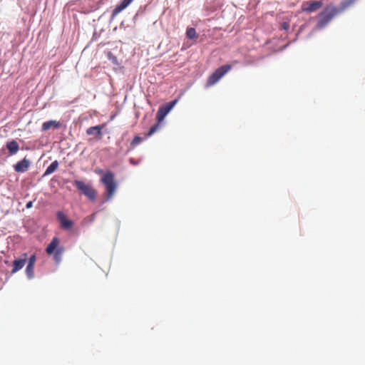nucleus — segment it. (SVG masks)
Instances as JSON below:
<instances>
[{
	"label": "nucleus",
	"instance_id": "1",
	"mask_svg": "<svg viewBox=\"0 0 365 365\" xmlns=\"http://www.w3.org/2000/svg\"><path fill=\"white\" fill-rule=\"evenodd\" d=\"M356 0H344L339 7L332 4L327 5L324 9L318 14L317 27L323 29L338 14L345 11L354 4Z\"/></svg>",
	"mask_w": 365,
	"mask_h": 365
},
{
	"label": "nucleus",
	"instance_id": "2",
	"mask_svg": "<svg viewBox=\"0 0 365 365\" xmlns=\"http://www.w3.org/2000/svg\"><path fill=\"white\" fill-rule=\"evenodd\" d=\"M101 181L106 187V199H111L114 195L118 186L117 182L115 180L113 173L109 171L106 172L101 177Z\"/></svg>",
	"mask_w": 365,
	"mask_h": 365
},
{
	"label": "nucleus",
	"instance_id": "3",
	"mask_svg": "<svg viewBox=\"0 0 365 365\" xmlns=\"http://www.w3.org/2000/svg\"><path fill=\"white\" fill-rule=\"evenodd\" d=\"M59 242V239L57 237H54L46 249V252L48 255H53V258L56 264H59L61 262L62 255L65 251L63 246H58Z\"/></svg>",
	"mask_w": 365,
	"mask_h": 365
},
{
	"label": "nucleus",
	"instance_id": "4",
	"mask_svg": "<svg viewBox=\"0 0 365 365\" xmlns=\"http://www.w3.org/2000/svg\"><path fill=\"white\" fill-rule=\"evenodd\" d=\"M73 185L91 201L96 199L97 191L91 186V184L86 183L82 180H76L73 181Z\"/></svg>",
	"mask_w": 365,
	"mask_h": 365
},
{
	"label": "nucleus",
	"instance_id": "5",
	"mask_svg": "<svg viewBox=\"0 0 365 365\" xmlns=\"http://www.w3.org/2000/svg\"><path fill=\"white\" fill-rule=\"evenodd\" d=\"M232 69V66L225 64L217 68L207 78L206 86L207 87L215 85L222 77Z\"/></svg>",
	"mask_w": 365,
	"mask_h": 365
},
{
	"label": "nucleus",
	"instance_id": "6",
	"mask_svg": "<svg viewBox=\"0 0 365 365\" xmlns=\"http://www.w3.org/2000/svg\"><path fill=\"white\" fill-rule=\"evenodd\" d=\"M323 6L322 1L309 0L303 1L301 6V10L303 12L312 13L315 12Z\"/></svg>",
	"mask_w": 365,
	"mask_h": 365
},
{
	"label": "nucleus",
	"instance_id": "7",
	"mask_svg": "<svg viewBox=\"0 0 365 365\" xmlns=\"http://www.w3.org/2000/svg\"><path fill=\"white\" fill-rule=\"evenodd\" d=\"M56 217L60 222L61 227L64 230H70L73 225V222L69 220L67 216L61 211H58Z\"/></svg>",
	"mask_w": 365,
	"mask_h": 365
},
{
	"label": "nucleus",
	"instance_id": "8",
	"mask_svg": "<svg viewBox=\"0 0 365 365\" xmlns=\"http://www.w3.org/2000/svg\"><path fill=\"white\" fill-rule=\"evenodd\" d=\"M167 115L164 113L163 111H161L160 109H158L157 114H156V118L158 120V123L154 124L151 126L148 132L145 134V137H150L152 135H153L155 132H157L160 128V123L164 120Z\"/></svg>",
	"mask_w": 365,
	"mask_h": 365
},
{
	"label": "nucleus",
	"instance_id": "9",
	"mask_svg": "<svg viewBox=\"0 0 365 365\" xmlns=\"http://www.w3.org/2000/svg\"><path fill=\"white\" fill-rule=\"evenodd\" d=\"M27 260V254L24 253L21 255V257L17 259H15L13 262L12 269L11 270V274H15L20 269H21L26 264Z\"/></svg>",
	"mask_w": 365,
	"mask_h": 365
},
{
	"label": "nucleus",
	"instance_id": "10",
	"mask_svg": "<svg viewBox=\"0 0 365 365\" xmlns=\"http://www.w3.org/2000/svg\"><path fill=\"white\" fill-rule=\"evenodd\" d=\"M133 0H122V1L118 4L112 11L111 17L114 19L119 13L123 9L128 7Z\"/></svg>",
	"mask_w": 365,
	"mask_h": 365
},
{
	"label": "nucleus",
	"instance_id": "11",
	"mask_svg": "<svg viewBox=\"0 0 365 365\" xmlns=\"http://www.w3.org/2000/svg\"><path fill=\"white\" fill-rule=\"evenodd\" d=\"M61 126V123L59 121L55 120H51L46 121L42 124V131H47L51 128L58 129Z\"/></svg>",
	"mask_w": 365,
	"mask_h": 365
},
{
	"label": "nucleus",
	"instance_id": "12",
	"mask_svg": "<svg viewBox=\"0 0 365 365\" xmlns=\"http://www.w3.org/2000/svg\"><path fill=\"white\" fill-rule=\"evenodd\" d=\"M6 146L11 155L16 154L19 150V145L14 140L8 141Z\"/></svg>",
	"mask_w": 365,
	"mask_h": 365
},
{
	"label": "nucleus",
	"instance_id": "13",
	"mask_svg": "<svg viewBox=\"0 0 365 365\" xmlns=\"http://www.w3.org/2000/svg\"><path fill=\"white\" fill-rule=\"evenodd\" d=\"M29 161H19L15 165L14 169L16 172L24 173L28 170Z\"/></svg>",
	"mask_w": 365,
	"mask_h": 365
},
{
	"label": "nucleus",
	"instance_id": "14",
	"mask_svg": "<svg viewBox=\"0 0 365 365\" xmlns=\"http://www.w3.org/2000/svg\"><path fill=\"white\" fill-rule=\"evenodd\" d=\"M103 128V125L93 126V127L89 128L87 130L86 133L89 135H95L96 136H101V135H102L101 130H102Z\"/></svg>",
	"mask_w": 365,
	"mask_h": 365
},
{
	"label": "nucleus",
	"instance_id": "15",
	"mask_svg": "<svg viewBox=\"0 0 365 365\" xmlns=\"http://www.w3.org/2000/svg\"><path fill=\"white\" fill-rule=\"evenodd\" d=\"M178 100L175 99L174 101H172L159 108V109L163 111L165 115H168V113L173 109V108L175 106L177 103Z\"/></svg>",
	"mask_w": 365,
	"mask_h": 365
},
{
	"label": "nucleus",
	"instance_id": "16",
	"mask_svg": "<svg viewBox=\"0 0 365 365\" xmlns=\"http://www.w3.org/2000/svg\"><path fill=\"white\" fill-rule=\"evenodd\" d=\"M186 36L189 39H196L198 37V34L194 28H188L186 31Z\"/></svg>",
	"mask_w": 365,
	"mask_h": 365
},
{
	"label": "nucleus",
	"instance_id": "17",
	"mask_svg": "<svg viewBox=\"0 0 365 365\" xmlns=\"http://www.w3.org/2000/svg\"><path fill=\"white\" fill-rule=\"evenodd\" d=\"M58 165V161H53V163L47 168L44 175H47L53 173L57 169Z\"/></svg>",
	"mask_w": 365,
	"mask_h": 365
},
{
	"label": "nucleus",
	"instance_id": "18",
	"mask_svg": "<svg viewBox=\"0 0 365 365\" xmlns=\"http://www.w3.org/2000/svg\"><path fill=\"white\" fill-rule=\"evenodd\" d=\"M26 274L27 277L31 279L34 277V266L27 264L26 268Z\"/></svg>",
	"mask_w": 365,
	"mask_h": 365
},
{
	"label": "nucleus",
	"instance_id": "19",
	"mask_svg": "<svg viewBox=\"0 0 365 365\" xmlns=\"http://www.w3.org/2000/svg\"><path fill=\"white\" fill-rule=\"evenodd\" d=\"M107 56L108 58V59L110 61H111V62L115 64V65H119V63L118 61V59H117V57L115 56H114L112 52L110 51H108L107 53Z\"/></svg>",
	"mask_w": 365,
	"mask_h": 365
},
{
	"label": "nucleus",
	"instance_id": "20",
	"mask_svg": "<svg viewBox=\"0 0 365 365\" xmlns=\"http://www.w3.org/2000/svg\"><path fill=\"white\" fill-rule=\"evenodd\" d=\"M142 141H143V138H141L138 135H136L134 137V138L133 139L130 144L132 146L134 147V146H136L137 145H138L139 143H140Z\"/></svg>",
	"mask_w": 365,
	"mask_h": 365
},
{
	"label": "nucleus",
	"instance_id": "21",
	"mask_svg": "<svg viewBox=\"0 0 365 365\" xmlns=\"http://www.w3.org/2000/svg\"><path fill=\"white\" fill-rule=\"evenodd\" d=\"M36 261V257L35 255H32L28 260V264L29 265H34L35 264V262Z\"/></svg>",
	"mask_w": 365,
	"mask_h": 365
},
{
	"label": "nucleus",
	"instance_id": "22",
	"mask_svg": "<svg viewBox=\"0 0 365 365\" xmlns=\"http://www.w3.org/2000/svg\"><path fill=\"white\" fill-rule=\"evenodd\" d=\"M281 27L282 29L287 31L289 29V23L284 21L282 24Z\"/></svg>",
	"mask_w": 365,
	"mask_h": 365
},
{
	"label": "nucleus",
	"instance_id": "23",
	"mask_svg": "<svg viewBox=\"0 0 365 365\" xmlns=\"http://www.w3.org/2000/svg\"><path fill=\"white\" fill-rule=\"evenodd\" d=\"M33 205V202L31 201H29V202H27L26 207V208H31Z\"/></svg>",
	"mask_w": 365,
	"mask_h": 365
},
{
	"label": "nucleus",
	"instance_id": "24",
	"mask_svg": "<svg viewBox=\"0 0 365 365\" xmlns=\"http://www.w3.org/2000/svg\"><path fill=\"white\" fill-rule=\"evenodd\" d=\"M131 163H132L133 165H136V164H137V161H131Z\"/></svg>",
	"mask_w": 365,
	"mask_h": 365
}]
</instances>
